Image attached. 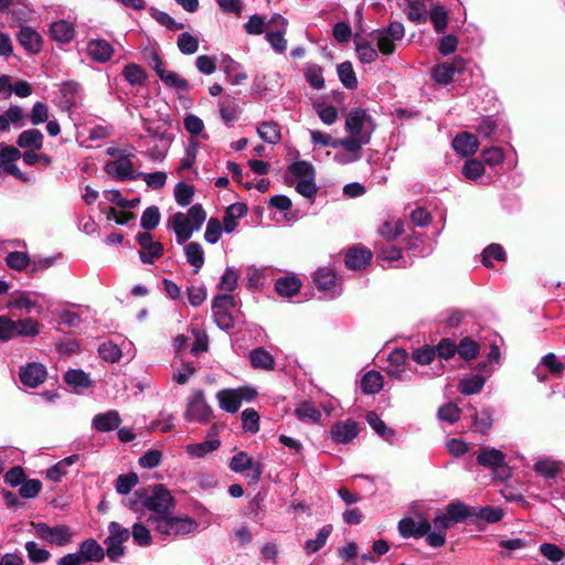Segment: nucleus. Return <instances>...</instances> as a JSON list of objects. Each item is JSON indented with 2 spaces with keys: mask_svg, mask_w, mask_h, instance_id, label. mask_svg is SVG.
<instances>
[{
  "mask_svg": "<svg viewBox=\"0 0 565 565\" xmlns=\"http://www.w3.org/2000/svg\"><path fill=\"white\" fill-rule=\"evenodd\" d=\"M301 287L300 280L295 276H286L276 280L275 289L282 296L290 298L299 292Z\"/></svg>",
  "mask_w": 565,
  "mask_h": 565,
  "instance_id": "34",
  "label": "nucleus"
},
{
  "mask_svg": "<svg viewBox=\"0 0 565 565\" xmlns=\"http://www.w3.org/2000/svg\"><path fill=\"white\" fill-rule=\"evenodd\" d=\"M178 49L182 54L191 55L199 50V40L189 32H183L177 41Z\"/></svg>",
  "mask_w": 565,
  "mask_h": 565,
  "instance_id": "47",
  "label": "nucleus"
},
{
  "mask_svg": "<svg viewBox=\"0 0 565 565\" xmlns=\"http://www.w3.org/2000/svg\"><path fill=\"white\" fill-rule=\"evenodd\" d=\"M473 518L481 519L488 523H495L502 520L503 510L497 507L472 508Z\"/></svg>",
  "mask_w": 565,
  "mask_h": 565,
  "instance_id": "43",
  "label": "nucleus"
},
{
  "mask_svg": "<svg viewBox=\"0 0 565 565\" xmlns=\"http://www.w3.org/2000/svg\"><path fill=\"white\" fill-rule=\"evenodd\" d=\"M296 415L300 420L317 423L320 418V412L310 402H302L296 408Z\"/></svg>",
  "mask_w": 565,
  "mask_h": 565,
  "instance_id": "48",
  "label": "nucleus"
},
{
  "mask_svg": "<svg viewBox=\"0 0 565 565\" xmlns=\"http://www.w3.org/2000/svg\"><path fill=\"white\" fill-rule=\"evenodd\" d=\"M288 173L299 181L301 179L313 178L315 169L312 164L307 161H297L289 166Z\"/></svg>",
  "mask_w": 565,
  "mask_h": 565,
  "instance_id": "50",
  "label": "nucleus"
},
{
  "mask_svg": "<svg viewBox=\"0 0 565 565\" xmlns=\"http://www.w3.org/2000/svg\"><path fill=\"white\" fill-rule=\"evenodd\" d=\"M139 177L146 182L147 186L152 190H160L166 185L167 173L156 171L151 173L138 172Z\"/></svg>",
  "mask_w": 565,
  "mask_h": 565,
  "instance_id": "60",
  "label": "nucleus"
},
{
  "mask_svg": "<svg viewBox=\"0 0 565 565\" xmlns=\"http://www.w3.org/2000/svg\"><path fill=\"white\" fill-rule=\"evenodd\" d=\"M17 337L34 338L41 333L43 326L32 317L15 320Z\"/></svg>",
  "mask_w": 565,
  "mask_h": 565,
  "instance_id": "31",
  "label": "nucleus"
},
{
  "mask_svg": "<svg viewBox=\"0 0 565 565\" xmlns=\"http://www.w3.org/2000/svg\"><path fill=\"white\" fill-rule=\"evenodd\" d=\"M159 78L170 88L177 92H188L190 89V85L186 79L180 77L177 73L172 71H168L163 67L161 60L156 56L154 57V66H153Z\"/></svg>",
  "mask_w": 565,
  "mask_h": 565,
  "instance_id": "15",
  "label": "nucleus"
},
{
  "mask_svg": "<svg viewBox=\"0 0 565 565\" xmlns=\"http://www.w3.org/2000/svg\"><path fill=\"white\" fill-rule=\"evenodd\" d=\"M213 415L212 407L206 403L204 392L195 390L186 401L184 418L191 423L206 425Z\"/></svg>",
  "mask_w": 565,
  "mask_h": 565,
  "instance_id": "3",
  "label": "nucleus"
},
{
  "mask_svg": "<svg viewBox=\"0 0 565 565\" xmlns=\"http://www.w3.org/2000/svg\"><path fill=\"white\" fill-rule=\"evenodd\" d=\"M367 143L366 138H358L350 135L347 138L337 139L335 148L341 147L347 153L361 157V149Z\"/></svg>",
  "mask_w": 565,
  "mask_h": 565,
  "instance_id": "40",
  "label": "nucleus"
},
{
  "mask_svg": "<svg viewBox=\"0 0 565 565\" xmlns=\"http://www.w3.org/2000/svg\"><path fill=\"white\" fill-rule=\"evenodd\" d=\"M454 524L446 512L435 515L431 523L433 532L427 537V544L435 548L444 546L446 543V532Z\"/></svg>",
  "mask_w": 565,
  "mask_h": 565,
  "instance_id": "12",
  "label": "nucleus"
},
{
  "mask_svg": "<svg viewBox=\"0 0 565 565\" xmlns=\"http://www.w3.org/2000/svg\"><path fill=\"white\" fill-rule=\"evenodd\" d=\"M407 360V353L403 349H396L388 355V374L397 380H406L408 375L405 370L401 369Z\"/></svg>",
  "mask_w": 565,
  "mask_h": 565,
  "instance_id": "27",
  "label": "nucleus"
},
{
  "mask_svg": "<svg viewBox=\"0 0 565 565\" xmlns=\"http://www.w3.org/2000/svg\"><path fill=\"white\" fill-rule=\"evenodd\" d=\"M108 536L105 540L106 554L111 561L119 559L125 554L122 544L130 537V531L117 522H110L108 525Z\"/></svg>",
  "mask_w": 565,
  "mask_h": 565,
  "instance_id": "6",
  "label": "nucleus"
},
{
  "mask_svg": "<svg viewBox=\"0 0 565 565\" xmlns=\"http://www.w3.org/2000/svg\"><path fill=\"white\" fill-rule=\"evenodd\" d=\"M245 433L256 434L259 430V415L254 408H246L241 414Z\"/></svg>",
  "mask_w": 565,
  "mask_h": 565,
  "instance_id": "49",
  "label": "nucleus"
},
{
  "mask_svg": "<svg viewBox=\"0 0 565 565\" xmlns=\"http://www.w3.org/2000/svg\"><path fill=\"white\" fill-rule=\"evenodd\" d=\"M287 31L276 30L266 33V40L277 53H284L287 50V40L285 34Z\"/></svg>",
  "mask_w": 565,
  "mask_h": 565,
  "instance_id": "61",
  "label": "nucleus"
},
{
  "mask_svg": "<svg viewBox=\"0 0 565 565\" xmlns=\"http://www.w3.org/2000/svg\"><path fill=\"white\" fill-rule=\"evenodd\" d=\"M235 300L231 295H218L213 300L212 312L218 328L230 330L234 327V319L230 310L234 308Z\"/></svg>",
  "mask_w": 565,
  "mask_h": 565,
  "instance_id": "8",
  "label": "nucleus"
},
{
  "mask_svg": "<svg viewBox=\"0 0 565 565\" xmlns=\"http://www.w3.org/2000/svg\"><path fill=\"white\" fill-rule=\"evenodd\" d=\"M122 74L131 85H142L146 81V73L137 64H128Z\"/></svg>",
  "mask_w": 565,
  "mask_h": 565,
  "instance_id": "64",
  "label": "nucleus"
},
{
  "mask_svg": "<svg viewBox=\"0 0 565 565\" xmlns=\"http://www.w3.org/2000/svg\"><path fill=\"white\" fill-rule=\"evenodd\" d=\"M478 140L476 136L469 132H461L452 140V147L455 151L462 157H468L477 152Z\"/></svg>",
  "mask_w": 565,
  "mask_h": 565,
  "instance_id": "24",
  "label": "nucleus"
},
{
  "mask_svg": "<svg viewBox=\"0 0 565 565\" xmlns=\"http://www.w3.org/2000/svg\"><path fill=\"white\" fill-rule=\"evenodd\" d=\"M160 218L161 215L159 209L152 205L143 211L140 218V225L143 230L151 231L158 226Z\"/></svg>",
  "mask_w": 565,
  "mask_h": 565,
  "instance_id": "54",
  "label": "nucleus"
},
{
  "mask_svg": "<svg viewBox=\"0 0 565 565\" xmlns=\"http://www.w3.org/2000/svg\"><path fill=\"white\" fill-rule=\"evenodd\" d=\"M134 157L110 160L104 166V171L116 181L136 180L139 174L132 163Z\"/></svg>",
  "mask_w": 565,
  "mask_h": 565,
  "instance_id": "9",
  "label": "nucleus"
},
{
  "mask_svg": "<svg viewBox=\"0 0 565 565\" xmlns=\"http://www.w3.org/2000/svg\"><path fill=\"white\" fill-rule=\"evenodd\" d=\"M46 369L38 362L28 363L20 369V381L28 387H36L46 379Z\"/></svg>",
  "mask_w": 565,
  "mask_h": 565,
  "instance_id": "14",
  "label": "nucleus"
},
{
  "mask_svg": "<svg viewBox=\"0 0 565 565\" xmlns=\"http://www.w3.org/2000/svg\"><path fill=\"white\" fill-rule=\"evenodd\" d=\"M383 387V376L376 371L367 372L361 381V388L366 394H375Z\"/></svg>",
  "mask_w": 565,
  "mask_h": 565,
  "instance_id": "41",
  "label": "nucleus"
},
{
  "mask_svg": "<svg viewBox=\"0 0 565 565\" xmlns=\"http://www.w3.org/2000/svg\"><path fill=\"white\" fill-rule=\"evenodd\" d=\"M121 424L120 415L117 411H107L94 416L92 426L99 433H108L117 429Z\"/></svg>",
  "mask_w": 565,
  "mask_h": 565,
  "instance_id": "21",
  "label": "nucleus"
},
{
  "mask_svg": "<svg viewBox=\"0 0 565 565\" xmlns=\"http://www.w3.org/2000/svg\"><path fill=\"white\" fill-rule=\"evenodd\" d=\"M194 194L193 186L180 182L174 188V199L180 206H188Z\"/></svg>",
  "mask_w": 565,
  "mask_h": 565,
  "instance_id": "62",
  "label": "nucleus"
},
{
  "mask_svg": "<svg viewBox=\"0 0 565 565\" xmlns=\"http://www.w3.org/2000/svg\"><path fill=\"white\" fill-rule=\"evenodd\" d=\"M137 241L140 245L139 256L142 263L152 264L162 256L163 245L160 242H154L148 232L140 233Z\"/></svg>",
  "mask_w": 565,
  "mask_h": 565,
  "instance_id": "11",
  "label": "nucleus"
},
{
  "mask_svg": "<svg viewBox=\"0 0 565 565\" xmlns=\"http://www.w3.org/2000/svg\"><path fill=\"white\" fill-rule=\"evenodd\" d=\"M484 173L483 163L477 159H469L465 162L462 174L472 181H478Z\"/></svg>",
  "mask_w": 565,
  "mask_h": 565,
  "instance_id": "57",
  "label": "nucleus"
},
{
  "mask_svg": "<svg viewBox=\"0 0 565 565\" xmlns=\"http://www.w3.org/2000/svg\"><path fill=\"white\" fill-rule=\"evenodd\" d=\"M445 512L455 524L468 518H473L472 509L461 502L448 504Z\"/></svg>",
  "mask_w": 565,
  "mask_h": 565,
  "instance_id": "42",
  "label": "nucleus"
},
{
  "mask_svg": "<svg viewBox=\"0 0 565 565\" xmlns=\"http://www.w3.org/2000/svg\"><path fill=\"white\" fill-rule=\"evenodd\" d=\"M35 296H40V294L34 291L15 290L10 294L7 308L24 311L26 313H30L33 310L41 313L42 306L34 299Z\"/></svg>",
  "mask_w": 565,
  "mask_h": 565,
  "instance_id": "10",
  "label": "nucleus"
},
{
  "mask_svg": "<svg viewBox=\"0 0 565 565\" xmlns=\"http://www.w3.org/2000/svg\"><path fill=\"white\" fill-rule=\"evenodd\" d=\"M330 534H331L330 525H327V526H323L322 529H320L319 532L317 533L316 539L308 540L306 542V544H305L306 552L308 554L318 552L320 548H322L326 545L327 540L330 536Z\"/></svg>",
  "mask_w": 565,
  "mask_h": 565,
  "instance_id": "46",
  "label": "nucleus"
},
{
  "mask_svg": "<svg viewBox=\"0 0 565 565\" xmlns=\"http://www.w3.org/2000/svg\"><path fill=\"white\" fill-rule=\"evenodd\" d=\"M43 134L39 129H28L22 131L17 140L20 148L40 150L43 146Z\"/></svg>",
  "mask_w": 565,
  "mask_h": 565,
  "instance_id": "30",
  "label": "nucleus"
},
{
  "mask_svg": "<svg viewBox=\"0 0 565 565\" xmlns=\"http://www.w3.org/2000/svg\"><path fill=\"white\" fill-rule=\"evenodd\" d=\"M258 136L268 143H277L280 139L279 128L274 122H263L257 128Z\"/></svg>",
  "mask_w": 565,
  "mask_h": 565,
  "instance_id": "53",
  "label": "nucleus"
},
{
  "mask_svg": "<svg viewBox=\"0 0 565 565\" xmlns=\"http://www.w3.org/2000/svg\"><path fill=\"white\" fill-rule=\"evenodd\" d=\"M230 468L235 472H243L247 469H253V478L255 481H258L262 475L260 466H254L252 458L244 451L238 452L231 459Z\"/></svg>",
  "mask_w": 565,
  "mask_h": 565,
  "instance_id": "28",
  "label": "nucleus"
},
{
  "mask_svg": "<svg viewBox=\"0 0 565 565\" xmlns=\"http://www.w3.org/2000/svg\"><path fill=\"white\" fill-rule=\"evenodd\" d=\"M206 218V213L201 204L191 206L186 213L177 212L169 217L167 226L171 228L179 245L191 238L199 231Z\"/></svg>",
  "mask_w": 565,
  "mask_h": 565,
  "instance_id": "1",
  "label": "nucleus"
},
{
  "mask_svg": "<svg viewBox=\"0 0 565 565\" xmlns=\"http://www.w3.org/2000/svg\"><path fill=\"white\" fill-rule=\"evenodd\" d=\"M367 424L384 439L388 440L394 436V431L374 412L366 414Z\"/></svg>",
  "mask_w": 565,
  "mask_h": 565,
  "instance_id": "51",
  "label": "nucleus"
},
{
  "mask_svg": "<svg viewBox=\"0 0 565 565\" xmlns=\"http://www.w3.org/2000/svg\"><path fill=\"white\" fill-rule=\"evenodd\" d=\"M404 232V223L399 218L392 217L385 221L379 228V233L387 241H393Z\"/></svg>",
  "mask_w": 565,
  "mask_h": 565,
  "instance_id": "38",
  "label": "nucleus"
},
{
  "mask_svg": "<svg viewBox=\"0 0 565 565\" xmlns=\"http://www.w3.org/2000/svg\"><path fill=\"white\" fill-rule=\"evenodd\" d=\"M35 534L39 539L52 545L65 546L73 540V532L66 525L50 526L46 523H33Z\"/></svg>",
  "mask_w": 565,
  "mask_h": 565,
  "instance_id": "7",
  "label": "nucleus"
},
{
  "mask_svg": "<svg viewBox=\"0 0 565 565\" xmlns=\"http://www.w3.org/2000/svg\"><path fill=\"white\" fill-rule=\"evenodd\" d=\"M249 362L255 369L263 370H273L275 365L273 355L263 348L249 352Z\"/></svg>",
  "mask_w": 565,
  "mask_h": 565,
  "instance_id": "36",
  "label": "nucleus"
},
{
  "mask_svg": "<svg viewBox=\"0 0 565 565\" xmlns=\"http://www.w3.org/2000/svg\"><path fill=\"white\" fill-rule=\"evenodd\" d=\"M23 117L24 111L20 106H10L0 115V131L9 130L10 125H14L17 127L22 126L21 121Z\"/></svg>",
  "mask_w": 565,
  "mask_h": 565,
  "instance_id": "35",
  "label": "nucleus"
},
{
  "mask_svg": "<svg viewBox=\"0 0 565 565\" xmlns=\"http://www.w3.org/2000/svg\"><path fill=\"white\" fill-rule=\"evenodd\" d=\"M360 427L358 422L345 419L334 423L330 429L331 439L337 444H349L358 437Z\"/></svg>",
  "mask_w": 565,
  "mask_h": 565,
  "instance_id": "13",
  "label": "nucleus"
},
{
  "mask_svg": "<svg viewBox=\"0 0 565 565\" xmlns=\"http://www.w3.org/2000/svg\"><path fill=\"white\" fill-rule=\"evenodd\" d=\"M220 446L221 441L217 438H213L198 444H190L185 447V451L191 458H203L218 449Z\"/></svg>",
  "mask_w": 565,
  "mask_h": 565,
  "instance_id": "32",
  "label": "nucleus"
},
{
  "mask_svg": "<svg viewBox=\"0 0 565 565\" xmlns=\"http://www.w3.org/2000/svg\"><path fill=\"white\" fill-rule=\"evenodd\" d=\"M20 45L29 53H39L42 49V36L31 26H22L17 35Z\"/></svg>",
  "mask_w": 565,
  "mask_h": 565,
  "instance_id": "19",
  "label": "nucleus"
},
{
  "mask_svg": "<svg viewBox=\"0 0 565 565\" xmlns=\"http://www.w3.org/2000/svg\"><path fill=\"white\" fill-rule=\"evenodd\" d=\"M184 254L186 262L194 267V273H199L204 265V250L202 245L196 242H190L184 246Z\"/></svg>",
  "mask_w": 565,
  "mask_h": 565,
  "instance_id": "33",
  "label": "nucleus"
},
{
  "mask_svg": "<svg viewBox=\"0 0 565 565\" xmlns=\"http://www.w3.org/2000/svg\"><path fill=\"white\" fill-rule=\"evenodd\" d=\"M375 128L373 119L364 109H352L345 119V130L358 138H366L370 141Z\"/></svg>",
  "mask_w": 565,
  "mask_h": 565,
  "instance_id": "4",
  "label": "nucleus"
},
{
  "mask_svg": "<svg viewBox=\"0 0 565 565\" xmlns=\"http://www.w3.org/2000/svg\"><path fill=\"white\" fill-rule=\"evenodd\" d=\"M222 232H224L222 223L217 218L211 217L205 227L204 239L210 244H216L221 238Z\"/></svg>",
  "mask_w": 565,
  "mask_h": 565,
  "instance_id": "58",
  "label": "nucleus"
},
{
  "mask_svg": "<svg viewBox=\"0 0 565 565\" xmlns=\"http://www.w3.org/2000/svg\"><path fill=\"white\" fill-rule=\"evenodd\" d=\"M50 35L60 43H68L75 36L74 25L66 20H58L51 24Z\"/></svg>",
  "mask_w": 565,
  "mask_h": 565,
  "instance_id": "26",
  "label": "nucleus"
},
{
  "mask_svg": "<svg viewBox=\"0 0 565 565\" xmlns=\"http://www.w3.org/2000/svg\"><path fill=\"white\" fill-rule=\"evenodd\" d=\"M86 51L88 56L98 63L108 62L115 53L113 45L104 39L88 41Z\"/></svg>",
  "mask_w": 565,
  "mask_h": 565,
  "instance_id": "17",
  "label": "nucleus"
},
{
  "mask_svg": "<svg viewBox=\"0 0 565 565\" xmlns=\"http://www.w3.org/2000/svg\"><path fill=\"white\" fill-rule=\"evenodd\" d=\"M338 76L344 87L354 89L358 86V79L350 62H343L338 65Z\"/></svg>",
  "mask_w": 565,
  "mask_h": 565,
  "instance_id": "44",
  "label": "nucleus"
},
{
  "mask_svg": "<svg viewBox=\"0 0 565 565\" xmlns=\"http://www.w3.org/2000/svg\"><path fill=\"white\" fill-rule=\"evenodd\" d=\"M142 505L154 512L152 516H161L174 505V500L163 484H157L142 498Z\"/></svg>",
  "mask_w": 565,
  "mask_h": 565,
  "instance_id": "5",
  "label": "nucleus"
},
{
  "mask_svg": "<svg viewBox=\"0 0 565 565\" xmlns=\"http://www.w3.org/2000/svg\"><path fill=\"white\" fill-rule=\"evenodd\" d=\"M477 462L487 469L495 471L504 466L505 455L499 449L484 447L477 456Z\"/></svg>",
  "mask_w": 565,
  "mask_h": 565,
  "instance_id": "20",
  "label": "nucleus"
},
{
  "mask_svg": "<svg viewBox=\"0 0 565 565\" xmlns=\"http://www.w3.org/2000/svg\"><path fill=\"white\" fill-rule=\"evenodd\" d=\"M465 62L461 57H455L451 63H440L433 70V77L438 84L447 85L457 72H461Z\"/></svg>",
  "mask_w": 565,
  "mask_h": 565,
  "instance_id": "16",
  "label": "nucleus"
},
{
  "mask_svg": "<svg viewBox=\"0 0 565 565\" xmlns=\"http://www.w3.org/2000/svg\"><path fill=\"white\" fill-rule=\"evenodd\" d=\"M98 354L104 361L115 363L121 358V350L117 344L109 341L99 345Z\"/></svg>",
  "mask_w": 565,
  "mask_h": 565,
  "instance_id": "59",
  "label": "nucleus"
},
{
  "mask_svg": "<svg viewBox=\"0 0 565 565\" xmlns=\"http://www.w3.org/2000/svg\"><path fill=\"white\" fill-rule=\"evenodd\" d=\"M225 62L224 71L231 84L239 85L244 83L247 78V75L244 72L238 71L239 65L231 57H226Z\"/></svg>",
  "mask_w": 565,
  "mask_h": 565,
  "instance_id": "52",
  "label": "nucleus"
},
{
  "mask_svg": "<svg viewBox=\"0 0 565 565\" xmlns=\"http://www.w3.org/2000/svg\"><path fill=\"white\" fill-rule=\"evenodd\" d=\"M534 470L545 478H554L561 470V465L551 458H541L534 465Z\"/></svg>",
  "mask_w": 565,
  "mask_h": 565,
  "instance_id": "45",
  "label": "nucleus"
},
{
  "mask_svg": "<svg viewBox=\"0 0 565 565\" xmlns=\"http://www.w3.org/2000/svg\"><path fill=\"white\" fill-rule=\"evenodd\" d=\"M317 287L324 291H331L337 286L335 274L330 268H319L315 274Z\"/></svg>",
  "mask_w": 565,
  "mask_h": 565,
  "instance_id": "39",
  "label": "nucleus"
},
{
  "mask_svg": "<svg viewBox=\"0 0 565 565\" xmlns=\"http://www.w3.org/2000/svg\"><path fill=\"white\" fill-rule=\"evenodd\" d=\"M408 20L420 24L427 20V10L424 0H398Z\"/></svg>",
  "mask_w": 565,
  "mask_h": 565,
  "instance_id": "22",
  "label": "nucleus"
},
{
  "mask_svg": "<svg viewBox=\"0 0 565 565\" xmlns=\"http://www.w3.org/2000/svg\"><path fill=\"white\" fill-rule=\"evenodd\" d=\"M147 522L162 539L189 534L198 526L189 516H170L167 513L161 516H149Z\"/></svg>",
  "mask_w": 565,
  "mask_h": 565,
  "instance_id": "2",
  "label": "nucleus"
},
{
  "mask_svg": "<svg viewBox=\"0 0 565 565\" xmlns=\"http://www.w3.org/2000/svg\"><path fill=\"white\" fill-rule=\"evenodd\" d=\"M239 393L236 388H224L217 392L220 408L227 413H236L241 407Z\"/></svg>",
  "mask_w": 565,
  "mask_h": 565,
  "instance_id": "25",
  "label": "nucleus"
},
{
  "mask_svg": "<svg viewBox=\"0 0 565 565\" xmlns=\"http://www.w3.org/2000/svg\"><path fill=\"white\" fill-rule=\"evenodd\" d=\"M458 354L465 360L475 359L479 353V345L469 338H463L457 345Z\"/></svg>",
  "mask_w": 565,
  "mask_h": 565,
  "instance_id": "63",
  "label": "nucleus"
},
{
  "mask_svg": "<svg viewBox=\"0 0 565 565\" xmlns=\"http://www.w3.org/2000/svg\"><path fill=\"white\" fill-rule=\"evenodd\" d=\"M372 38L376 41L379 51L384 55H391L395 51V39L376 30L372 33Z\"/></svg>",
  "mask_w": 565,
  "mask_h": 565,
  "instance_id": "55",
  "label": "nucleus"
},
{
  "mask_svg": "<svg viewBox=\"0 0 565 565\" xmlns=\"http://www.w3.org/2000/svg\"><path fill=\"white\" fill-rule=\"evenodd\" d=\"M486 383V377L482 375H470L460 380L458 390L463 395H472L479 393Z\"/></svg>",
  "mask_w": 565,
  "mask_h": 565,
  "instance_id": "37",
  "label": "nucleus"
},
{
  "mask_svg": "<svg viewBox=\"0 0 565 565\" xmlns=\"http://www.w3.org/2000/svg\"><path fill=\"white\" fill-rule=\"evenodd\" d=\"M246 213L247 206L244 203L231 204L226 209L223 217L224 232L227 234L233 233L238 225V220L242 218Z\"/></svg>",
  "mask_w": 565,
  "mask_h": 565,
  "instance_id": "23",
  "label": "nucleus"
},
{
  "mask_svg": "<svg viewBox=\"0 0 565 565\" xmlns=\"http://www.w3.org/2000/svg\"><path fill=\"white\" fill-rule=\"evenodd\" d=\"M372 254L366 248L353 247L345 255V265L351 269H361L371 260Z\"/></svg>",
  "mask_w": 565,
  "mask_h": 565,
  "instance_id": "29",
  "label": "nucleus"
},
{
  "mask_svg": "<svg viewBox=\"0 0 565 565\" xmlns=\"http://www.w3.org/2000/svg\"><path fill=\"white\" fill-rule=\"evenodd\" d=\"M75 554L84 564L87 562H102L105 555H107L106 550L94 539L83 541Z\"/></svg>",
  "mask_w": 565,
  "mask_h": 565,
  "instance_id": "18",
  "label": "nucleus"
},
{
  "mask_svg": "<svg viewBox=\"0 0 565 565\" xmlns=\"http://www.w3.org/2000/svg\"><path fill=\"white\" fill-rule=\"evenodd\" d=\"M529 542V540L521 537L501 540L499 542V546L504 550V552H501V555L504 557H511L514 551L527 547Z\"/></svg>",
  "mask_w": 565,
  "mask_h": 565,
  "instance_id": "56",
  "label": "nucleus"
}]
</instances>
